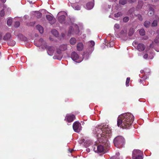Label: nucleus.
Masks as SVG:
<instances>
[{"mask_svg": "<svg viewBox=\"0 0 159 159\" xmlns=\"http://www.w3.org/2000/svg\"><path fill=\"white\" fill-rule=\"evenodd\" d=\"M97 129H99L102 132L101 133H98L97 131L98 136V141L99 143H102V145H98L95 144L94 145V150L97 152H102L104 151V148L103 146L104 145H106L107 144L108 140L107 138V134H110L111 131L109 128L108 125H105L102 126L98 125Z\"/></svg>", "mask_w": 159, "mask_h": 159, "instance_id": "obj_1", "label": "nucleus"}, {"mask_svg": "<svg viewBox=\"0 0 159 159\" xmlns=\"http://www.w3.org/2000/svg\"><path fill=\"white\" fill-rule=\"evenodd\" d=\"M134 119V116L130 113L122 114L118 118L117 125L123 129H127L131 126Z\"/></svg>", "mask_w": 159, "mask_h": 159, "instance_id": "obj_2", "label": "nucleus"}, {"mask_svg": "<svg viewBox=\"0 0 159 159\" xmlns=\"http://www.w3.org/2000/svg\"><path fill=\"white\" fill-rule=\"evenodd\" d=\"M125 143V139L121 136H117L114 140V143L115 146L117 148L121 147Z\"/></svg>", "mask_w": 159, "mask_h": 159, "instance_id": "obj_3", "label": "nucleus"}, {"mask_svg": "<svg viewBox=\"0 0 159 159\" xmlns=\"http://www.w3.org/2000/svg\"><path fill=\"white\" fill-rule=\"evenodd\" d=\"M73 128L74 131L77 133H79L81 130V124L78 121H75L73 124Z\"/></svg>", "mask_w": 159, "mask_h": 159, "instance_id": "obj_4", "label": "nucleus"}, {"mask_svg": "<svg viewBox=\"0 0 159 159\" xmlns=\"http://www.w3.org/2000/svg\"><path fill=\"white\" fill-rule=\"evenodd\" d=\"M44 47L47 50L48 54L49 55H52L54 51V48L52 46H48L47 44L44 45Z\"/></svg>", "mask_w": 159, "mask_h": 159, "instance_id": "obj_5", "label": "nucleus"}, {"mask_svg": "<svg viewBox=\"0 0 159 159\" xmlns=\"http://www.w3.org/2000/svg\"><path fill=\"white\" fill-rule=\"evenodd\" d=\"M75 118V116L73 114L67 115L65 119V120L69 122H72Z\"/></svg>", "mask_w": 159, "mask_h": 159, "instance_id": "obj_6", "label": "nucleus"}, {"mask_svg": "<svg viewBox=\"0 0 159 159\" xmlns=\"http://www.w3.org/2000/svg\"><path fill=\"white\" fill-rule=\"evenodd\" d=\"M75 28L77 30L74 32L76 34H77L79 32V27L77 25L75 26ZM74 33V30L72 26H70L68 31V35H70L71 34H73Z\"/></svg>", "mask_w": 159, "mask_h": 159, "instance_id": "obj_7", "label": "nucleus"}, {"mask_svg": "<svg viewBox=\"0 0 159 159\" xmlns=\"http://www.w3.org/2000/svg\"><path fill=\"white\" fill-rule=\"evenodd\" d=\"M61 50L60 49H57V54L53 57L54 59H57L59 60H61L62 56Z\"/></svg>", "mask_w": 159, "mask_h": 159, "instance_id": "obj_8", "label": "nucleus"}, {"mask_svg": "<svg viewBox=\"0 0 159 159\" xmlns=\"http://www.w3.org/2000/svg\"><path fill=\"white\" fill-rule=\"evenodd\" d=\"M71 57L73 61H76L79 59V56L76 52H73L71 54Z\"/></svg>", "mask_w": 159, "mask_h": 159, "instance_id": "obj_9", "label": "nucleus"}, {"mask_svg": "<svg viewBox=\"0 0 159 159\" xmlns=\"http://www.w3.org/2000/svg\"><path fill=\"white\" fill-rule=\"evenodd\" d=\"M142 152L139 150H134L132 152V157L140 155H142Z\"/></svg>", "mask_w": 159, "mask_h": 159, "instance_id": "obj_10", "label": "nucleus"}, {"mask_svg": "<svg viewBox=\"0 0 159 159\" xmlns=\"http://www.w3.org/2000/svg\"><path fill=\"white\" fill-rule=\"evenodd\" d=\"M66 17L65 15H61L58 17V20L59 22L61 23H63L65 22Z\"/></svg>", "mask_w": 159, "mask_h": 159, "instance_id": "obj_11", "label": "nucleus"}, {"mask_svg": "<svg viewBox=\"0 0 159 159\" xmlns=\"http://www.w3.org/2000/svg\"><path fill=\"white\" fill-rule=\"evenodd\" d=\"M138 50L139 51H144L145 49L144 45L143 43H139L137 45Z\"/></svg>", "mask_w": 159, "mask_h": 159, "instance_id": "obj_12", "label": "nucleus"}, {"mask_svg": "<svg viewBox=\"0 0 159 159\" xmlns=\"http://www.w3.org/2000/svg\"><path fill=\"white\" fill-rule=\"evenodd\" d=\"M11 37V35L10 33H6L4 36L3 39L5 41L9 40Z\"/></svg>", "mask_w": 159, "mask_h": 159, "instance_id": "obj_13", "label": "nucleus"}, {"mask_svg": "<svg viewBox=\"0 0 159 159\" xmlns=\"http://www.w3.org/2000/svg\"><path fill=\"white\" fill-rule=\"evenodd\" d=\"M84 48L83 44L82 43H79L77 45V49L78 51H82Z\"/></svg>", "mask_w": 159, "mask_h": 159, "instance_id": "obj_14", "label": "nucleus"}, {"mask_svg": "<svg viewBox=\"0 0 159 159\" xmlns=\"http://www.w3.org/2000/svg\"><path fill=\"white\" fill-rule=\"evenodd\" d=\"M36 28L40 34H42L43 33V29L42 26L39 25H37Z\"/></svg>", "mask_w": 159, "mask_h": 159, "instance_id": "obj_15", "label": "nucleus"}, {"mask_svg": "<svg viewBox=\"0 0 159 159\" xmlns=\"http://www.w3.org/2000/svg\"><path fill=\"white\" fill-rule=\"evenodd\" d=\"M94 6V3L92 2H89L86 4L87 8L89 10L92 9Z\"/></svg>", "mask_w": 159, "mask_h": 159, "instance_id": "obj_16", "label": "nucleus"}, {"mask_svg": "<svg viewBox=\"0 0 159 159\" xmlns=\"http://www.w3.org/2000/svg\"><path fill=\"white\" fill-rule=\"evenodd\" d=\"M154 14V10L151 7H150L149 8V10L148 12V15L149 16H152Z\"/></svg>", "mask_w": 159, "mask_h": 159, "instance_id": "obj_17", "label": "nucleus"}, {"mask_svg": "<svg viewBox=\"0 0 159 159\" xmlns=\"http://www.w3.org/2000/svg\"><path fill=\"white\" fill-rule=\"evenodd\" d=\"M51 32L53 35L56 37H57L58 35L59 34L58 31L55 29L52 30Z\"/></svg>", "mask_w": 159, "mask_h": 159, "instance_id": "obj_18", "label": "nucleus"}, {"mask_svg": "<svg viewBox=\"0 0 159 159\" xmlns=\"http://www.w3.org/2000/svg\"><path fill=\"white\" fill-rule=\"evenodd\" d=\"M76 42V40L75 38H71L70 40V43L72 45L75 44Z\"/></svg>", "mask_w": 159, "mask_h": 159, "instance_id": "obj_19", "label": "nucleus"}, {"mask_svg": "<svg viewBox=\"0 0 159 159\" xmlns=\"http://www.w3.org/2000/svg\"><path fill=\"white\" fill-rule=\"evenodd\" d=\"M35 14L36 17L38 18H40L42 16V13L38 11L35 12Z\"/></svg>", "mask_w": 159, "mask_h": 159, "instance_id": "obj_20", "label": "nucleus"}, {"mask_svg": "<svg viewBox=\"0 0 159 159\" xmlns=\"http://www.w3.org/2000/svg\"><path fill=\"white\" fill-rule=\"evenodd\" d=\"M60 48L61 51H65L67 49L66 45L65 44L61 45Z\"/></svg>", "mask_w": 159, "mask_h": 159, "instance_id": "obj_21", "label": "nucleus"}, {"mask_svg": "<svg viewBox=\"0 0 159 159\" xmlns=\"http://www.w3.org/2000/svg\"><path fill=\"white\" fill-rule=\"evenodd\" d=\"M150 25V22L148 21H146L144 23V26L146 28H148Z\"/></svg>", "mask_w": 159, "mask_h": 159, "instance_id": "obj_22", "label": "nucleus"}, {"mask_svg": "<svg viewBox=\"0 0 159 159\" xmlns=\"http://www.w3.org/2000/svg\"><path fill=\"white\" fill-rule=\"evenodd\" d=\"M127 2V0H120L119 1V3L122 5H124Z\"/></svg>", "mask_w": 159, "mask_h": 159, "instance_id": "obj_23", "label": "nucleus"}, {"mask_svg": "<svg viewBox=\"0 0 159 159\" xmlns=\"http://www.w3.org/2000/svg\"><path fill=\"white\" fill-rule=\"evenodd\" d=\"M39 42L40 43V44L41 45H44L47 44L43 40V39L42 38H40L39 40Z\"/></svg>", "mask_w": 159, "mask_h": 159, "instance_id": "obj_24", "label": "nucleus"}, {"mask_svg": "<svg viewBox=\"0 0 159 159\" xmlns=\"http://www.w3.org/2000/svg\"><path fill=\"white\" fill-rule=\"evenodd\" d=\"M134 30L133 28H131L129 29L128 32V35L129 36H131L134 34Z\"/></svg>", "mask_w": 159, "mask_h": 159, "instance_id": "obj_25", "label": "nucleus"}, {"mask_svg": "<svg viewBox=\"0 0 159 159\" xmlns=\"http://www.w3.org/2000/svg\"><path fill=\"white\" fill-rule=\"evenodd\" d=\"M133 159H143V157L142 155H140L138 156L133 157Z\"/></svg>", "mask_w": 159, "mask_h": 159, "instance_id": "obj_26", "label": "nucleus"}, {"mask_svg": "<svg viewBox=\"0 0 159 159\" xmlns=\"http://www.w3.org/2000/svg\"><path fill=\"white\" fill-rule=\"evenodd\" d=\"M46 18L49 21L52 20L53 18V16L50 15H47L46 16Z\"/></svg>", "mask_w": 159, "mask_h": 159, "instance_id": "obj_27", "label": "nucleus"}, {"mask_svg": "<svg viewBox=\"0 0 159 159\" xmlns=\"http://www.w3.org/2000/svg\"><path fill=\"white\" fill-rule=\"evenodd\" d=\"M16 42L13 40L11 41L10 42H8V44L9 45L12 46H14Z\"/></svg>", "mask_w": 159, "mask_h": 159, "instance_id": "obj_28", "label": "nucleus"}, {"mask_svg": "<svg viewBox=\"0 0 159 159\" xmlns=\"http://www.w3.org/2000/svg\"><path fill=\"white\" fill-rule=\"evenodd\" d=\"M139 34L141 36H144L145 34V31L144 29H141L139 31Z\"/></svg>", "mask_w": 159, "mask_h": 159, "instance_id": "obj_29", "label": "nucleus"}, {"mask_svg": "<svg viewBox=\"0 0 159 159\" xmlns=\"http://www.w3.org/2000/svg\"><path fill=\"white\" fill-rule=\"evenodd\" d=\"M122 14L121 12H119L117 13H115L114 14V16L116 17H118L121 16Z\"/></svg>", "mask_w": 159, "mask_h": 159, "instance_id": "obj_30", "label": "nucleus"}, {"mask_svg": "<svg viewBox=\"0 0 159 159\" xmlns=\"http://www.w3.org/2000/svg\"><path fill=\"white\" fill-rule=\"evenodd\" d=\"M12 20L11 19H8L7 21V24L8 25L10 26L12 24Z\"/></svg>", "mask_w": 159, "mask_h": 159, "instance_id": "obj_31", "label": "nucleus"}, {"mask_svg": "<svg viewBox=\"0 0 159 159\" xmlns=\"http://www.w3.org/2000/svg\"><path fill=\"white\" fill-rule=\"evenodd\" d=\"M157 21L156 20H154L152 24V26H157Z\"/></svg>", "mask_w": 159, "mask_h": 159, "instance_id": "obj_32", "label": "nucleus"}, {"mask_svg": "<svg viewBox=\"0 0 159 159\" xmlns=\"http://www.w3.org/2000/svg\"><path fill=\"white\" fill-rule=\"evenodd\" d=\"M130 80V78L128 77L127 78L126 81V85L127 86H129V83Z\"/></svg>", "mask_w": 159, "mask_h": 159, "instance_id": "obj_33", "label": "nucleus"}, {"mask_svg": "<svg viewBox=\"0 0 159 159\" xmlns=\"http://www.w3.org/2000/svg\"><path fill=\"white\" fill-rule=\"evenodd\" d=\"M129 20V17L128 16H125L123 19V21L124 22H127Z\"/></svg>", "mask_w": 159, "mask_h": 159, "instance_id": "obj_34", "label": "nucleus"}, {"mask_svg": "<svg viewBox=\"0 0 159 159\" xmlns=\"http://www.w3.org/2000/svg\"><path fill=\"white\" fill-rule=\"evenodd\" d=\"M35 24V22H30L29 23H28L27 24V25L28 26H34Z\"/></svg>", "mask_w": 159, "mask_h": 159, "instance_id": "obj_35", "label": "nucleus"}, {"mask_svg": "<svg viewBox=\"0 0 159 159\" xmlns=\"http://www.w3.org/2000/svg\"><path fill=\"white\" fill-rule=\"evenodd\" d=\"M20 25V23L19 21H16L15 22L14 26L15 27H18Z\"/></svg>", "mask_w": 159, "mask_h": 159, "instance_id": "obj_36", "label": "nucleus"}, {"mask_svg": "<svg viewBox=\"0 0 159 159\" xmlns=\"http://www.w3.org/2000/svg\"><path fill=\"white\" fill-rule=\"evenodd\" d=\"M4 11L3 10H2L0 11V16L1 17L4 16Z\"/></svg>", "mask_w": 159, "mask_h": 159, "instance_id": "obj_37", "label": "nucleus"}, {"mask_svg": "<svg viewBox=\"0 0 159 159\" xmlns=\"http://www.w3.org/2000/svg\"><path fill=\"white\" fill-rule=\"evenodd\" d=\"M137 16L138 17V18L139 20L140 21L142 20V17L141 15L138 14L137 15Z\"/></svg>", "mask_w": 159, "mask_h": 159, "instance_id": "obj_38", "label": "nucleus"}, {"mask_svg": "<svg viewBox=\"0 0 159 159\" xmlns=\"http://www.w3.org/2000/svg\"><path fill=\"white\" fill-rule=\"evenodd\" d=\"M114 28L117 29H118L120 28V25L118 24H116L114 26Z\"/></svg>", "mask_w": 159, "mask_h": 159, "instance_id": "obj_39", "label": "nucleus"}, {"mask_svg": "<svg viewBox=\"0 0 159 159\" xmlns=\"http://www.w3.org/2000/svg\"><path fill=\"white\" fill-rule=\"evenodd\" d=\"M90 43L91 44L90 45V46L91 47L95 45V43L94 41H91L90 42Z\"/></svg>", "mask_w": 159, "mask_h": 159, "instance_id": "obj_40", "label": "nucleus"}, {"mask_svg": "<svg viewBox=\"0 0 159 159\" xmlns=\"http://www.w3.org/2000/svg\"><path fill=\"white\" fill-rule=\"evenodd\" d=\"M80 7L78 5H77V6H75V10H80Z\"/></svg>", "mask_w": 159, "mask_h": 159, "instance_id": "obj_41", "label": "nucleus"}, {"mask_svg": "<svg viewBox=\"0 0 159 159\" xmlns=\"http://www.w3.org/2000/svg\"><path fill=\"white\" fill-rule=\"evenodd\" d=\"M148 57V54H145L143 56V57L144 59H147Z\"/></svg>", "mask_w": 159, "mask_h": 159, "instance_id": "obj_42", "label": "nucleus"}, {"mask_svg": "<svg viewBox=\"0 0 159 159\" xmlns=\"http://www.w3.org/2000/svg\"><path fill=\"white\" fill-rule=\"evenodd\" d=\"M34 44L36 46H37V47H39L41 45L40 44H39L37 43L36 42H34Z\"/></svg>", "mask_w": 159, "mask_h": 159, "instance_id": "obj_43", "label": "nucleus"}, {"mask_svg": "<svg viewBox=\"0 0 159 159\" xmlns=\"http://www.w3.org/2000/svg\"><path fill=\"white\" fill-rule=\"evenodd\" d=\"M110 159H119V158L117 157H111Z\"/></svg>", "mask_w": 159, "mask_h": 159, "instance_id": "obj_44", "label": "nucleus"}, {"mask_svg": "<svg viewBox=\"0 0 159 159\" xmlns=\"http://www.w3.org/2000/svg\"><path fill=\"white\" fill-rule=\"evenodd\" d=\"M142 78H143V80H145L147 78V77L146 75H144Z\"/></svg>", "mask_w": 159, "mask_h": 159, "instance_id": "obj_45", "label": "nucleus"}, {"mask_svg": "<svg viewBox=\"0 0 159 159\" xmlns=\"http://www.w3.org/2000/svg\"><path fill=\"white\" fill-rule=\"evenodd\" d=\"M2 33H0V40L2 38Z\"/></svg>", "mask_w": 159, "mask_h": 159, "instance_id": "obj_46", "label": "nucleus"}, {"mask_svg": "<svg viewBox=\"0 0 159 159\" xmlns=\"http://www.w3.org/2000/svg\"><path fill=\"white\" fill-rule=\"evenodd\" d=\"M134 43L135 45H137V44L138 45V42L137 41L134 42L133 43V44H134Z\"/></svg>", "mask_w": 159, "mask_h": 159, "instance_id": "obj_47", "label": "nucleus"}, {"mask_svg": "<svg viewBox=\"0 0 159 159\" xmlns=\"http://www.w3.org/2000/svg\"><path fill=\"white\" fill-rule=\"evenodd\" d=\"M154 42L156 43H158V40H157L156 39H155V40H154Z\"/></svg>", "mask_w": 159, "mask_h": 159, "instance_id": "obj_48", "label": "nucleus"}, {"mask_svg": "<svg viewBox=\"0 0 159 159\" xmlns=\"http://www.w3.org/2000/svg\"><path fill=\"white\" fill-rule=\"evenodd\" d=\"M0 0L2 2H5L6 1V0Z\"/></svg>", "mask_w": 159, "mask_h": 159, "instance_id": "obj_49", "label": "nucleus"}, {"mask_svg": "<svg viewBox=\"0 0 159 159\" xmlns=\"http://www.w3.org/2000/svg\"><path fill=\"white\" fill-rule=\"evenodd\" d=\"M140 72L141 73L143 74L144 72V71L143 70H141L140 71Z\"/></svg>", "mask_w": 159, "mask_h": 159, "instance_id": "obj_50", "label": "nucleus"}, {"mask_svg": "<svg viewBox=\"0 0 159 159\" xmlns=\"http://www.w3.org/2000/svg\"><path fill=\"white\" fill-rule=\"evenodd\" d=\"M74 150L73 149H71L70 151V153H71Z\"/></svg>", "mask_w": 159, "mask_h": 159, "instance_id": "obj_51", "label": "nucleus"}, {"mask_svg": "<svg viewBox=\"0 0 159 159\" xmlns=\"http://www.w3.org/2000/svg\"><path fill=\"white\" fill-rule=\"evenodd\" d=\"M82 142H84V139H82Z\"/></svg>", "mask_w": 159, "mask_h": 159, "instance_id": "obj_52", "label": "nucleus"}, {"mask_svg": "<svg viewBox=\"0 0 159 159\" xmlns=\"http://www.w3.org/2000/svg\"><path fill=\"white\" fill-rule=\"evenodd\" d=\"M129 2H133L132 1V0H131L130 1H129Z\"/></svg>", "mask_w": 159, "mask_h": 159, "instance_id": "obj_53", "label": "nucleus"}, {"mask_svg": "<svg viewBox=\"0 0 159 159\" xmlns=\"http://www.w3.org/2000/svg\"><path fill=\"white\" fill-rule=\"evenodd\" d=\"M142 81V80L141 79H140L139 80L140 82Z\"/></svg>", "mask_w": 159, "mask_h": 159, "instance_id": "obj_54", "label": "nucleus"}, {"mask_svg": "<svg viewBox=\"0 0 159 159\" xmlns=\"http://www.w3.org/2000/svg\"><path fill=\"white\" fill-rule=\"evenodd\" d=\"M27 39V38H25V40H26Z\"/></svg>", "mask_w": 159, "mask_h": 159, "instance_id": "obj_55", "label": "nucleus"}]
</instances>
